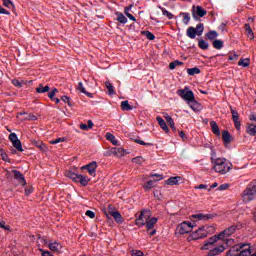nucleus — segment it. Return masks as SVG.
I'll list each match as a JSON object with an SVG mask.
<instances>
[{
    "instance_id": "nucleus-46",
    "label": "nucleus",
    "mask_w": 256,
    "mask_h": 256,
    "mask_svg": "<svg viewBox=\"0 0 256 256\" xmlns=\"http://www.w3.org/2000/svg\"><path fill=\"white\" fill-rule=\"evenodd\" d=\"M188 75H199L201 73V70L199 68H189L187 70Z\"/></svg>"
},
{
    "instance_id": "nucleus-47",
    "label": "nucleus",
    "mask_w": 256,
    "mask_h": 256,
    "mask_svg": "<svg viewBox=\"0 0 256 256\" xmlns=\"http://www.w3.org/2000/svg\"><path fill=\"white\" fill-rule=\"evenodd\" d=\"M34 145L38 147L40 151H47V146L43 142L34 141Z\"/></svg>"
},
{
    "instance_id": "nucleus-19",
    "label": "nucleus",
    "mask_w": 256,
    "mask_h": 256,
    "mask_svg": "<svg viewBox=\"0 0 256 256\" xmlns=\"http://www.w3.org/2000/svg\"><path fill=\"white\" fill-rule=\"evenodd\" d=\"M191 217L192 219H198V221H207L209 219H213V214H194Z\"/></svg>"
},
{
    "instance_id": "nucleus-45",
    "label": "nucleus",
    "mask_w": 256,
    "mask_h": 256,
    "mask_svg": "<svg viewBox=\"0 0 256 256\" xmlns=\"http://www.w3.org/2000/svg\"><path fill=\"white\" fill-rule=\"evenodd\" d=\"M2 3L4 7H7L8 9H15V5L11 0H2Z\"/></svg>"
},
{
    "instance_id": "nucleus-31",
    "label": "nucleus",
    "mask_w": 256,
    "mask_h": 256,
    "mask_svg": "<svg viewBox=\"0 0 256 256\" xmlns=\"http://www.w3.org/2000/svg\"><path fill=\"white\" fill-rule=\"evenodd\" d=\"M246 133H248V135H251V137H255L256 125L255 124L248 125V127L246 128Z\"/></svg>"
},
{
    "instance_id": "nucleus-3",
    "label": "nucleus",
    "mask_w": 256,
    "mask_h": 256,
    "mask_svg": "<svg viewBox=\"0 0 256 256\" xmlns=\"http://www.w3.org/2000/svg\"><path fill=\"white\" fill-rule=\"evenodd\" d=\"M65 176L68 177V179H72L74 183H80L82 187H87V185H89V181H91L87 176L77 174L71 170H67L65 172Z\"/></svg>"
},
{
    "instance_id": "nucleus-32",
    "label": "nucleus",
    "mask_w": 256,
    "mask_h": 256,
    "mask_svg": "<svg viewBox=\"0 0 256 256\" xmlns=\"http://www.w3.org/2000/svg\"><path fill=\"white\" fill-rule=\"evenodd\" d=\"M179 181H181V177L176 176V177H170L167 181V185H179Z\"/></svg>"
},
{
    "instance_id": "nucleus-48",
    "label": "nucleus",
    "mask_w": 256,
    "mask_h": 256,
    "mask_svg": "<svg viewBox=\"0 0 256 256\" xmlns=\"http://www.w3.org/2000/svg\"><path fill=\"white\" fill-rule=\"evenodd\" d=\"M142 35H145V37L148 38L149 41L155 40V35L149 31H142Z\"/></svg>"
},
{
    "instance_id": "nucleus-23",
    "label": "nucleus",
    "mask_w": 256,
    "mask_h": 256,
    "mask_svg": "<svg viewBox=\"0 0 256 256\" xmlns=\"http://www.w3.org/2000/svg\"><path fill=\"white\" fill-rule=\"evenodd\" d=\"M244 29L246 32L247 37L253 41L255 39V33H253V29H251V26L249 24L244 25Z\"/></svg>"
},
{
    "instance_id": "nucleus-42",
    "label": "nucleus",
    "mask_w": 256,
    "mask_h": 256,
    "mask_svg": "<svg viewBox=\"0 0 256 256\" xmlns=\"http://www.w3.org/2000/svg\"><path fill=\"white\" fill-rule=\"evenodd\" d=\"M206 37H208L210 41H213V39H217V37H219V34L217 31H210L206 34Z\"/></svg>"
},
{
    "instance_id": "nucleus-56",
    "label": "nucleus",
    "mask_w": 256,
    "mask_h": 256,
    "mask_svg": "<svg viewBox=\"0 0 256 256\" xmlns=\"http://www.w3.org/2000/svg\"><path fill=\"white\" fill-rule=\"evenodd\" d=\"M65 141V138H57L55 140H51V145H57V143H63Z\"/></svg>"
},
{
    "instance_id": "nucleus-13",
    "label": "nucleus",
    "mask_w": 256,
    "mask_h": 256,
    "mask_svg": "<svg viewBox=\"0 0 256 256\" xmlns=\"http://www.w3.org/2000/svg\"><path fill=\"white\" fill-rule=\"evenodd\" d=\"M108 214L114 218V221H116V223H123V221H125V219H123V216L121 215V213H119V211L117 210H113V206L109 205L108 206Z\"/></svg>"
},
{
    "instance_id": "nucleus-26",
    "label": "nucleus",
    "mask_w": 256,
    "mask_h": 256,
    "mask_svg": "<svg viewBox=\"0 0 256 256\" xmlns=\"http://www.w3.org/2000/svg\"><path fill=\"white\" fill-rule=\"evenodd\" d=\"M210 126L212 129V133H214V135H217V137H219V135H221V130H219V125H217V122L211 121Z\"/></svg>"
},
{
    "instance_id": "nucleus-60",
    "label": "nucleus",
    "mask_w": 256,
    "mask_h": 256,
    "mask_svg": "<svg viewBox=\"0 0 256 256\" xmlns=\"http://www.w3.org/2000/svg\"><path fill=\"white\" fill-rule=\"evenodd\" d=\"M61 100L64 102V103H67L68 105H71V98L67 97V96H62L61 97Z\"/></svg>"
},
{
    "instance_id": "nucleus-50",
    "label": "nucleus",
    "mask_w": 256,
    "mask_h": 256,
    "mask_svg": "<svg viewBox=\"0 0 256 256\" xmlns=\"http://www.w3.org/2000/svg\"><path fill=\"white\" fill-rule=\"evenodd\" d=\"M154 183H155V181H153V180L148 181L146 183V185H144L145 191H151V189H153V187H154V185H153Z\"/></svg>"
},
{
    "instance_id": "nucleus-8",
    "label": "nucleus",
    "mask_w": 256,
    "mask_h": 256,
    "mask_svg": "<svg viewBox=\"0 0 256 256\" xmlns=\"http://www.w3.org/2000/svg\"><path fill=\"white\" fill-rule=\"evenodd\" d=\"M151 219V210H141L140 215L136 218V225L138 227H143L147 221Z\"/></svg>"
},
{
    "instance_id": "nucleus-20",
    "label": "nucleus",
    "mask_w": 256,
    "mask_h": 256,
    "mask_svg": "<svg viewBox=\"0 0 256 256\" xmlns=\"http://www.w3.org/2000/svg\"><path fill=\"white\" fill-rule=\"evenodd\" d=\"M18 115L24 116L23 121H37V116L31 113L20 112Z\"/></svg>"
},
{
    "instance_id": "nucleus-21",
    "label": "nucleus",
    "mask_w": 256,
    "mask_h": 256,
    "mask_svg": "<svg viewBox=\"0 0 256 256\" xmlns=\"http://www.w3.org/2000/svg\"><path fill=\"white\" fill-rule=\"evenodd\" d=\"M49 249L50 251H54V252H59L61 251V249H63V246L61 245V243L55 241V242H51L49 244Z\"/></svg>"
},
{
    "instance_id": "nucleus-41",
    "label": "nucleus",
    "mask_w": 256,
    "mask_h": 256,
    "mask_svg": "<svg viewBox=\"0 0 256 256\" xmlns=\"http://www.w3.org/2000/svg\"><path fill=\"white\" fill-rule=\"evenodd\" d=\"M116 15H117V21L119 22V23H122V24H125V23H127V17H125V15H123V13H116Z\"/></svg>"
},
{
    "instance_id": "nucleus-33",
    "label": "nucleus",
    "mask_w": 256,
    "mask_h": 256,
    "mask_svg": "<svg viewBox=\"0 0 256 256\" xmlns=\"http://www.w3.org/2000/svg\"><path fill=\"white\" fill-rule=\"evenodd\" d=\"M188 103L193 111H201V105L197 101L193 100Z\"/></svg>"
},
{
    "instance_id": "nucleus-57",
    "label": "nucleus",
    "mask_w": 256,
    "mask_h": 256,
    "mask_svg": "<svg viewBox=\"0 0 256 256\" xmlns=\"http://www.w3.org/2000/svg\"><path fill=\"white\" fill-rule=\"evenodd\" d=\"M227 189H229V184H221L218 187V191H227Z\"/></svg>"
},
{
    "instance_id": "nucleus-55",
    "label": "nucleus",
    "mask_w": 256,
    "mask_h": 256,
    "mask_svg": "<svg viewBox=\"0 0 256 256\" xmlns=\"http://www.w3.org/2000/svg\"><path fill=\"white\" fill-rule=\"evenodd\" d=\"M132 163H136L137 165H141L143 163V157H135L132 159Z\"/></svg>"
},
{
    "instance_id": "nucleus-52",
    "label": "nucleus",
    "mask_w": 256,
    "mask_h": 256,
    "mask_svg": "<svg viewBox=\"0 0 256 256\" xmlns=\"http://www.w3.org/2000/svg\"><path fill=\"white\" fill-rule=\"evenodd\" d=\"M59 93V90L57 88H54L51 92H49L48 97L53 101L55 99V95Z\"/></svg>"
},
{
    "instance_id": "nucleus-14",
    "label": "nucleus",
    "mask_w": 256,
    "mask_h": 256,
    "mask_svg": "<svg viewBox=\"0 0 256 256\" xmlns=\"http://www.w3.org/2000/svg\"><path fill=\"white\" fill-rule=\"evenodd\" d=\"M207 235L208 233L205 230V226H202L192 233L191 238L194 239V241H197V239H204Z\"/></svg>"
},
{
    "instance_id": "nucleus-43",
    "label": "nucleus",
    "mask_w": 256,
    "mask_h": 256,
    "mask_svg": "<svg viewBox=\"0 0 256 256\" xmlns=\"http://www.w3.org/2000/svg\"><path fill=\"white\" fill-rule=\"evenodd\" d=\"M238 65H239L240 67H249V65H250V60H249V58L240 59L239 62H238Z\"/></svg>"
},
{
    "instance_id": "nucleus-16",
    "label": "nucleus",
    "mask_w": 256,
    "mask_h": 256,
    "mask_svg": "<svg viewBox=\"0 0 256 256\" xmlns=\"http://www.w3.org/2000/svg\"><path fill=\"white\" fill-rule=\"evenodd\" d=\"M230 111L232 114V120L234 121V126L239 131L241 129V122L239 121V112L234 110L233 107H230Z\"/></svg>"
},
{
    "instance_id": "nucleus-37",
    "label": "nucleus",
    "mask_w": 256,
    "mask_h": 256,
    "mask_svg": "<svg viewBox=\"0 0 256 256\" xmlns=\"http://www.w3.org/2000/svg\"><path fill=\"white\" fill-rule=\"evenodd\" d=\"M106 139L107 141H111L112 145H118V141L117 139L115 138V135L111 134V133H106Z\"/></svg>"
},
{
    "instance_id": "nucleus-27",
    "label": "nucleus",
    "mask_w": 256,
    "mask_h": 256,
    "mask_svg": "<svg viewBox=\"0 0 256 256\" xmlns=\"http://www.w3.org/2000/svg\"><path fill=\"white\" fill-rule=\"evenodd\" d=\"M76 89L77 91H80V93H84V95H87V97L93 98V94L87 92V90L83 86V82H79Z\"/></svg>"
},
{
    "instance_id": "nucleus-64",
    "label": "nucleus",
    "mask_w": 256,
    "mask_h": 256,
    "mask_svg": "<svg viewBox=\"0 0 256 256\" xmlns=\"http://www.w3.org/2000/svg\"><path fill=\"white\" fill-rule=\"evenodd\" d=\"M207 185H205V184H200V185H198V186H195V189H207Z\"/></svg>"
},
{
    "instance_id": "nucleus-6",
    "label": "nucleus",
    "mask_w": 256,
    "mask_h": 256,
    "mask_svg": "<svg viewBox=\"0 0 256 256\" xmlns=\"http://www.w3.org/2000/svg\"><path fill=\"white\" fill-rule=\"evenodd\" d=\"M193 227H195V223L184 221L177 226L176 233L178 235H187L193 231Z\"/></svg>"
},
{
    "instance_id": "nucleus-36",
    "label": "nucleus",
    "mask_w": 256,
    "mask_h": 256,
    "mask_svg": "<svg viewBox=\"0 0 256 256\" xmlns=\"http://www.w3.org/2000/svg\"><path fill=\"white\" fill-rule=\"evenodd\" d=\"M93 121L88 120V125L87 124H80V129L82 131H89V129H93Z\"/></svg>"
},
{
    "instance_id": "nucleus-34",
    "label": "nucleus",
    "mask_w": 256,
    "mask_h": 256,
    "mask_svg": "<svg viewBox=\"0 0 256 256\" xmlns=\"http://www.w3.org/2000/svg\"><path fill=\"white\" fill-rule=\"evenodd\" d=\"M105 87L108 90L109 95H115V86L111 82H105Z\"/></svg>"
},
{
    "instance_id": "nucleus-53",
    "label": "nucleus",
    "mask_w": 256,
    "mask_h": 256,
    "mask_svg": "<svg viewBox=\"0 0 256 256\" xmlns=\"http://www.w3.org/2000/svg\"><path fill=\"white\" fill-rule=\"evenodd\" d=\"M162 15L167 17L168 19H173V14L169 11H167L165 8H161Z\"/></svg>"
},
{
    "instance_id": "nucleus-40",
    "label": "nucleus",
    "mask_w": 256,
    "mask_h": 256,
    "mask_svg": "<svg viewBox=\"0 0 256 256\" xmlns=\"http://www.w3.org/2000/svg\"><path fill=\"white\" fill-rule=\"evenodd\" d=\"M49 89H51L49 86H42V84H40L36 88V92H38V93H47L49 91Z\"/></svg>"
},
{
    "instance_id": "nucleus-4",
    "label": "nucleus",
    "mask_w": 256,
    "mask_h": 256,
    "mask_svg": "<svg viewBox=\"0 0 256 256\" xmlns=\"http://www.w3.org/2000/svg\"><path fill=\"white\" fill-rule=\"evenodd\" d=\"M256 197V182L250 183L242 192L243 203H251Z\"/></svg>"
},
{
    "instance_id": "nucleus-28",
    "label": "nucleus",
    "mask_w": 256,
    "mask_h": 256,
    "mask_svg": "<svg viewBox=\"0 0 256 256\" xmlns=\"http://www.w3.org/2000/svg\"><path fill=\"white\" fill-rule=\"evenodd\" d=\"M111 153L116 157H123L125 155V149L123 148H112Z\"/></svg>"
},
{
    "instance_id": "nucleus-18",
    "label": "nucleus",
    "mask_w": 256,
    "mask_h": 256,
    "mask_svg": "<svg viewBox=\"0 0 256 256\" xmlns=\"http://www.w3.org/2000/svg\"><path fill=\"white\" fill-rule=\"evenodd\" d=\"M12 174L14 176V179H16V181H18L20 185H27V182L25 181V176H23L18 170H12Z\"/></svg>"
},
{
    "instance_id": "nucleus-54",
    "label": "nucleus",
    "mask_w": 256,
    "mask_h": 256,
    "mask_svg": "<svg viewBox=\"0 0 256 256\" xmlns=\"http://www.w3.org/2000/svg\"><path fill=\"white\" fill-rule=\"evenodd\" d=\"M178 65H183V62L179 61V60H176L174 62H171L169 64V69H175V67H178Z\"/></svg>"
},
{
    "instance_id": "nucleus-39",
    "label": "nucleus",
    "mask_w": 256,
    "mask_h": 256,
    "mask_svg": "<svg viewBox=\"0 0 256 256\" xmlns=\"http://www.w3.org/2000/svg\"><path fill=\"white\" fill-rule=\"evenodd\" d=\"M132 7H133V5L126 7L124 9V13L128 17V19H130V21H137V19H135V16H133V14L129 13V9H131Z\"/></svg>"
},
{
    "instance_id": "nucleus-44",
    "label": "nucleus",
    "mask_w": 256,
    "mask_h": 256,
    "mask_svg": "<svg viewBox=\"0 0 256 256\" xmlns=\"http://www.w3.org/2000/svg\"><path fill=\"white\" fill-rule=\"evenodd\" d=\"M214 49H223V42L221 40H214L212 43Z\"/></svg>"
},
{
    "instance_id": "nucleus-5",
    "label": "nucleus",
    "mask_w": 256,
    "mask_h": 256,
    "mask_svg": "<svg viewBox=\"0 0 256 256\" xmlns=\"http://www.w3.org/2000/svg\"><path fill=\"white\" fill-rule=\"evenodd\" d=\"M234 240H227L226 242H218L214 248H210V251L207 253V256H217L221 255L229 245H233Z\"/></svg>"
},
{
    "instance_id": "nucleus-2",
    "label": "nucleus",
    "mask_w": 256,
    "mask_h": 256,
    "mask_svg": "<svg viewBox=\"0 0 256 256\" xmlns=\"http://www.w3.org/2000/svg\"><path fill=\"white\" fill-rule=\"evenodd\" d=\"M227 256H256V253L251 254L249 244H237L231 247Z\"/></svg>"
},
{
    "instance_id": "nucleus-1",
    "label": "nucleus",
    "mask_w": 256,
    "mask_h": 256,
    "mask_svg": "<svg viewBox=\"0 0 256 256\" xmlns=\"http://www.w3.org/2000/svg\"><path fill=\"white\" fill-rule=\"evenodd\" d=\"M212 163L214 171L220 175H227L231 171V167H233V164L225 158H214Z\"/></svg>"
},
{
    "instance_id": "nucleus-12",
    "label": "nucleus",
    "mask_w": 256,
    "mask_h": 256,
    "mask_svg": "<svg viewBox=\"0 0 256 256\" xmlns=\"http://www.w3.org/2000/svg\"><path fill=\"white\" fill-rule=\"evenodd\" d=\"M9 140L17 151L23 152V145L21 144V140L17 137V134L11 133L9 135Z\"/></svg>"
},
{
    "instance_id": "nucleus-62",
    "label": "nucleus",
    "mask_w": 256,
    "mask_h": 256,
    "mask_svg": "<svg viewBox=\"0 0 256 256\" xmlns=\"http://www.w3.org/2000/svg\"><path fill=\"white\" fill-rule=\"evenodd\" d=\"M131 255L132 256H143V253L139 250H133Z\"/></svg>"
},
{
    "instance_id": "nucleus-59",
    "label": "nucleus",
    "mask_w": 256,
    "mask_h": 256,
    "mask_svg": "<svg viewBox=\"0 0 256 256\" xmlns=\"http://www.w3.org/2000/svg\"><path fill=\"white\" fill-rule=\"evenodd\" d=\"M12 83L15 87H23V83L17 79L12 80Z\"/></svg>"
},
{
    "instance_id": "nucleus-10",
    "label": "nucleus",
    "mask_w": 256,
    "mask_h": 256,
    "mask_svg": "<svg viewBox=\"0 0 256 256\" xmlns=\"http://www.w3.org/2000/svg\"><path fill=\"white\" fill-rule=\"evenodd\" d=\"M235 231H237V225H232L226 228L225 230H223L222 232H220L219 235L223 242L233 241V239H229L227 237H231V235H233Z\"/></svg>"
},
{
    "instance_id": "nucleus-24",
    "label": "nucleus",
    "mask_w": 256,
    "mask_h": 256,
    "mask_svg": "<svg viewBox=\"0 0 256 256\" xmlns=\"http://www.w3.org/2000/svg\"><path fill=\"white\" fill-rule=\"evenodd\" d=\"M157 122L158 125L161 127V129H163V131H165V133H169V127L167 126V123L165 122V120H163V118L161 117H157Z\"/></svg>"
},
{
    "instance_id": "nucleus-51",
    "label": "nucleus",
    "mask_w": 256,
    "mask_h": 256,
    "mask_svg": "<svg viewBox=\"0 0 256 256\" xmlns=\"http://www.w3.org/2000/svg\"><path fill=\"white\" fill-rule=\"evenodd\" d=\"M204 27L203 24H198L196 26V35H198L200 37V35H203V31H204Z\"/></svg>"
},
{
    "instance_id": "nucleus-63",
    "label": "nucleus",
    "mask_w": 256,
    "mask_h": 256,
    "mask_svg": "<svg viewBox=\"0 0 256 256\" xmlns=\"http://www.w3.org/2000/svg\"><path fill=\"white\" fill-rule=\"evenodd\" d=\"M135 143H138L139 145H152L151 143H145L143 140L136 139Z\"/></svg>"
},
{
    "instance_id": "nucleus-22",
    "label": "nucleus",
    "mask_w": 256,
    "mask_h": 256,
    "mask_svg": "<svg viewBox=\"0 0 256 256\" xmlns=\"http://www.w3.org/2000/svg\"><path fill=\"white\" fill-rule=\"evenodd\" d=\"M157 221L158 219L155 217L149 218V220L145 223L147 231H151V229H153V227H155L157 224Z\"/></svg>"
},
{
    "instance_id": "nucleus-38",
    "label": "nucleus",
    "mask_w": 256,
    "mask_h": 256,
    "mask_svg": "<svg viewBox=\"0 0 256 256\" xmlns=\"http://www.w3.org/2000/svg\"><path fill=\"white\" fill-rule=\"evenodd\" d=\"M180 16L183 17V23L184 25H189V21H191V16H189V13L187 12H182L180 13Z\"/></svg>"
},
{
    "instance_id": "nucleus-17",
    "label": "nucleus",
    "mask_w": 256,
    "mask_h": 256,
    "mask_svg": "<svg viewBox=\"0 0 256 256\" xmlns=\"http://www.w3.org/2000/svg\"><path fill=\"white\" fill-rule=\"evenodd\" d=\"M12 174L14 176V179H16V181H18L20 185H27V182L25 181V176H23L18 170H12Z\"/></svg>"
},
{
    "instance_id": "nucleus-30",
    "label": "nucleus",
    "mask_w": 256,
    "mask_h": 256,
    "mask_svg": "<svg viewBox=\"0 0 256 256\" xmlns=\"http://www.w3.org/2000/svg\"><path fill=\"white\" fill-rule=\"evenodd\" d=\"M164 118L166 119V122L171 127L173 131H177V128H175V121H173V118L169 116L168 114L164 115Z\"/></svg>"
},
{
    "instance_id": "nucleus-25",
    "label": "nucleus",
    "mask_w": 256,
    "mask_h": 256,
    "mask_svg": "<svg viewBox=\"0 0 256 256\" xmlns=\"http://www.w3.org/2000/svg\"><path fill=\"white\" fill-rule=\"evenodd\" d=\"M187 37H189V39H195V37H197V30L195 29V27L190 26L187 31H186Z\"/></svg>"
},
{
    "instance_id": "nucleus-15",
    "label": "nucleus",
    "mask_w": 256,
    "mask_h": 256,
    "mask_svg": "<svg viewBox=\"0 0 256 256\" xmlns=\"http://www.w3.org/2000/svg\"><path fill=\"white\" fill-rule=\"evenodd\" d=\"M82 170H85L91 175V177H95L97 175V162L93 161L88 165H84L81 167Z\"/></svg>"
},
{
    "instance_id": "nucleus-58",
    "label": "nucleus",
    "mask_w": 256,
    "mask_h": 256,
    "mask_svg": "<svg viewBox=\"0 0 256 256\" xmlns=\"http://www.w3.org/2000/svg\"><path fill=\"white\" fill-rule=\"evenodd\" d=\"M86 216L89 217L90 219H95V212L88 210L86 211Z\"/></svg>"
},
{
    "instance_id": "nucleus-7",
    "label": "nucleus",
    "mask_w": 256,
    "mask_h": 256,
    "mask_svg": "<svg viewBox=\"0 0 256 256\" xmlns=\"http://www.w3.org/2000/svg\"><path fill=\"white\" fill-rule=\"evenodd\" d=\"M221 242H223L221 235L220 234L214 235L205 241V243L201 247V249L203 251H209V249H211V247H213V246L217 245V243H221Z\"/></svg>"
},
{
    "instance_id": "nucleus-61",
    "label": "nucleus",
    "mask_w": 256,
    "mask_h": 256,
    "mask_svg": "<svg viewBox=\"0 0 256 256\" xmlns=\"http://www.w3.org/2000/svg\"><path fill=\"white\" fill-rule=\"evenodd\" d=\"M31 193H33V186L27 187V188L25 189V195H26V196L31 195Z\"/></svg>"
},
{
    "instance_id": "nucleus-49",
    "label": "nucleus",
    "mask_w": 256,
    "mask_h": 256,
    "mask_svg": "<svg viewBox=\"0 0 256 256\" xmlns=\"http://www.w3.org/2000/svg\"><path fill=\"white\" fill-rule=\"evenodd\" d=\"M198 46L203 50L209 49V43H207L205 40H200L198 42Z\"/></svg>"
},
{
    "instance_id": "nucleus-9",
    "label": "nucleus",
    "mask_w": 256,
    "mask_h": 256,
    "mask_svg": "<svg viewBox=\"0 0 256 256\" xmlns=\"http://www.w3.org/2000/svg\"><path fill=\"white\" fill-rule=\"evenodd\" d=\"M177 94L181 99L187 101V103H191V101H194L195 99V94H193V91L189 90V88L179 89Z\"/></svg>"
},
{
    "instance_id": "nucleus-11",
    "label": "nucleus",
    "mask_w": 256,
    "mask_h": 256,
    "mask_svg": "<svg viewBox=\"0 0 256 256\" xmlns=\"http://www.w3.org/2000/svg\"><path fill=\"white\" fill-rule=\"evenodd\" d=\"M207 15V10L203 9L201 6L192 7V17L195 21L199 20V17H205Z\"/></svg>"
},
{
    "instance_id": "nucleus-29",
    "label": "nucleus",
    "mask_w": 256,
    "mask_h": 256,
    "mask_svg": "<svg viewBox=\"0 0 256 256\" xmlns=\"http://www.w3.org/2000/svg\"><path fill=\"white\" fill-rule=\"evenodd\" d=\"M222 139L226 145L231 143V134L229 133V131L227 130L222 131Z\"/></svg>"
},
{
    "instance_id": "nucleus-35",
    "label": "nucleus",
    "mask_w": 256,
    "mask_h": 256,
    "mask_svg": "<svg viewBox=\"0 0 256 256\" xmlns=\"http://www.w3.org/2000/svg\"><path fill=\"white\" fill-rule=\"evenodd\" d=\"M122 111H132L133 106L129 105V101L125 100L121 102Z\"/></svg>"
}]
</instances>
